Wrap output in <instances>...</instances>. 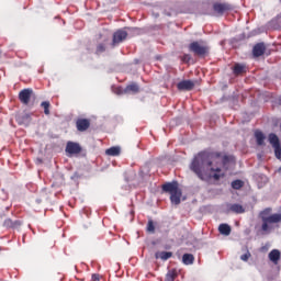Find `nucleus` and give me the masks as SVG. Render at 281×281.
Listing matches in <instances>:
<instances>
[{
	"label": "nucleus",
	"instance_id": "nucleus-1",
	"mask_svg": "<svg viewBox=\"0 0 281 281\" xmlns=\"http://www.w3.org/2000/svg\"><path fill=\"white\" fill-rule=\"evenodd\" d=\"M190 170H192L201 181H207V179L218 181L221 177H225V175L221 172L220 167L212 166V154L205 151L194 157L190 165Z\"/></svg>",
	"mask_w": 281,
	"mask_h": 281
},
{
	"label": "nucleus",
	"instance_id": "nucleus-2",
	"mask_svg": "<svg viewBox=\"0 0 281 281\" xmlns=\"http://www.w3.org/2000/svg\"><path fill=\"white\" fill-rule=\"evenodd\" d=\"M271 213V209H266L260 213V217L262 221L261 229L262 232H271L273 229V225L281 223V214L274 213L272 215H269Z\"/></svg>",
	"mask_w": 281,
	"mask_h": 281
},
{
	"label": "nucleus",
	"instance_id": "nucleus-3",
	"mask_svg": "<svg viewBox=\"0 0 281 281\" xmlns=\"http://www.w3.org/2000/svg\"><path fill=\"white\" fill-rule=\"evenodd\" d=\"M188 49L191 52V54H194V56H199L200 58H203L210 54V46H207V44L202 40L191 42Z\"/></svg>",
	"mask_w": 281,
	"mask_h": 281
},
{
	"label": "nucleus",
	"instance_id": "nucleus-4",
	"mask_svg": "<svg viewBox=\"0 0 281 281\" xmlns=\"http://www.w3.org/2000/svg\"><path fill=\"white\" fill-rule=\"evenodd\" d=\"M229 10H233V7L227 2L213 3L214 16H223V14H225V12H229Z\"/></svg>",
	"mask_w": 281,
	"mask_h": 281
},
{
	"label": "nucleus",
	"instance_id": "nucleus-5",
	"mask_svg": "<svg viewBox=\"0 0 281 281\" xmlns=\"http://www.w3.org/2000/svg\"><path fill=\"white\" fill-rule=\"evenodd\" d=\"M269 142L271 146L274 148V155L277 159L281 160V147H280V138H278V135L271 133L269 134Z\"/></svg>",
	"mask_w": 281,
	"mask_h": 281
},
{
	"label": "nucleus",
	"instance_id": "nucleus-6",
	"mask_svg": "<svg viewBox=\"0 0 281 281\" xmlns=\"http://www.w3.org/2000/svg\"><path fill=\"white\" fill-rule=\"evenodd\" d=\"M128 36V33L124 30H119L113 34L112 40V47H115L116 45H120V43H123V41H126V37Z\"/></svg>",
	"mask_w": 281,
	"mask_h": 281
},
{
	"label": "nucleus",
	"instance_id": "nucleus-7",
	"mask_svg": "<svg viewBox=\"0 0 281 281\" xmlns=\"http://www.w3.org/2000/svg\"><path fill=\"white\" fill-rule=\"evenodd\" d=\"M66 153H68V155H80V153H82V147H80V144L78 143L68 142L66 145Z\"/></svg>",
	"mask_w": 281,
	"mask_h": 281
},
{
	"label": "nucleus",
	"instance_id": "nucleus-8",
	"mask_svg": "<svg viewBox=\"0 0 281 281\" xmlns=\"http://www.w3.org/2000/svg\"><path fill=\"white\" fill-rule=\"evenodd\" d=\"M32 93H34V91L32 89H30V88L23 89L19 93V100L22 102V104H30V100L32 98Z\"/></svg>",
	"mask_w": 281,
	"mask_h": 281
},
{
	"label": "nucleus",
	"instance_id": "nucleus-9",
	"mask_svg": "<svg viewBox=\"0 0 281 281\" xmlns=\"http://www.w3.org/2000/svg\"><path fill=\"white\" fill-rule=\"evenodd\" d=\"M77 131L79 133H85L90 126H91V121L88 119H78L76 122Z\"/></svg>",
	"mask_w": 281,
	"mask_h": 281
},
{
	"label": "nucleus",
	"instance_id": "nucleus-10",
	"mask_svg": "<svg viewBox=\"0 0 281 281\" xmlns=\"http://www.w3.org/2000/svg\"><path fill=\"white\" fill-rule=\"evenodd\" d=\"M179 91H192L194 89V81L192 80H182L178 85Z\"/></svg>",
	"mask_w": 281,
	"mask_h": 281
},
{
	"label": "nucleus",
	"instance_id": "nucleus-11",
	"mask_svg": "<svg viewBox=\"0 0 281 281\" xmlns=\"http://www.w3.org/2000/svg\"><path fill=\"white\" fill-rule=\"evenodd\" d=\"M179 189V182L172 181L162 184V192H168L170 195Z\"/></svg>",
	"mask_w": 281,
	"mask_h": 281
},
{
	"label": "nucleus",
	"instance_id": "nucleus-12",
	"mask_svg": "<svg viewBox=\"0 0 281 281\" xmlns=\"http://www.w3.org/2000/svg\"><path fill=\"white\" fill-rule=\"evenodd\" d=\"M267 47L265 46V43H258L252 48V55L255 58H260L266 52Z\"/></svg>",
	"mask_w": 281,
	"mask_h": 281
},
{
	"label": "nucleus",
	"instance_id": "nucleus-13",
	"mask_svg": "<svg viewBox=\"0 0 281 281\" xmlns=\"http://www.w3.org/2000/svg\"><path fill=\"white\" fill-rule=\"evenodd\" d=\"M15 120L21 126H30V122H32V116L30 114H20L15 117Z\"/></svg>",
	"mask_w": 281,
	"mask_h": 281
},
{
	"label": "nucleus",
	"instance_id": "nucleus-14",
	"mask_svg": "<svg viewBox=\"0 0 281 281\" xmlns=\"http://www.w3.org/2000/svg\"><path fill=\"white\" fill-rule=\"evenodd\" d=\"M228 212H233V214H245L246 210L245 206L234 203V204H227Z\"/></svg>",
	"mask_w": 281,
	"mask_h": 281
},
{
	"label": "nucleus",
	"instance_id": "nucleus-15",
	"mask_svg": "<svg viewBox=\"0 0 281 281\" xmlns=\"http://www.w3.org/2000/svg\"><path fill=\"white\" fill-rule=\"evenodd\" d=\"M280 257H281V252L278 249H272L268 254V258H269L270 262H272L273 265H278V262H280Z\"/></svg>",
	"mask_w": 281,
	"mask_h": 281
},
{
	"label": "nucleus",
	"instance_id": "nucleus-16",
	"mask_svg": "<svg viewBox=\"0 0 281 281\" xmlns=\"http://www.w3.org/2000/svg\"><path fill=\"white\" fill-rule=\"evenodd\" d=\"M181 189L176 190L173 193L170 194L171 203H173L175 205H179V203H181Z\"/></svg>",
	"mask_w": 281,
	"mask_h": 281
},
{
	"label": "nucleus",
	"instance_id": "nucleus-17",
	"mask_svg": "<svg viewBox=\"0 0 281 281\" xmlns=\"http://www.w3.org/2000/svg\"><path fill=\"white\" fill-rule=\"evenodd\" d=\"M218 232L223 236H229V234H232V227L228 224H221L218 226Z\"/></svg>",
	"mask_w": 281,
	"mask_h": 281
},
{
	"label": "nucleus",
	"instance_id": "nucleus-18",
	"mask_svg": "<svg viewBox=\"0 0 281 281\" xmlns=\"http://www.w3.org/2000/svg\"><path fill=\"white\" fill-rule=\"evenodd\" d=\"M155 258L160 260H169V258H172V252L170 251H158L155 254Z\"/></svg>",
	"mask_w": 281,
	"mask_h": 281
},
{
	"label": "nucleus",
	"instance_id": "nucleus-19",
	"mask_svg": "<svg viewBox=\"0 0 281 281\" xmlns=\"http://www.w3.org/2000/svg\"><path fill=\"white\" fill-rule=\"evenodd\" d=\"M120 153H122V149L120 147H111L105 150V155L109 157H117L120 156Z\"/></svg>",
	"mask_w": 281,
	"mask_h": 281
},
{
	"label": "nucleus",
	"instance_id": "nucleus-20",
	"mask_svg": "<svg viewBox=\"0 0 281 281\" xmlns=\"http://www.w3.org/2000/svg\"><path fill=\"white\" fill-rule=\"evenodd\" d=\"M245 71H247V67L241 64H236L233 68L235 76H240V74H245Z\"/></svg>",
	"mask_w": 281,
	"mask_h": 281
},
{
	"label": "nucleus",
	"instance_id": "nucleus-21",
	"mask_svg": "<svg viewBox=\"0 0 281 281\" xmlns=\"http://www.w3.org/2000/svg\"><path fill=\"white\" fill-rule=\"evenodd\" d=\"M124 93H139V86L137 83H131L124 89Z\"/></svg>",
	"mask_w": 281,
	"mask_h": 281
},
{
	"label": "nucleus",
	"instance_id": "nucleus-22",
	"mask_svg": "<svg viewBox=\"0 0 281 281\" xmlns=\"http://www.w3.org/2000/svg\"><path fill=\"white\" fill-rule=\"evenodd\" d=\"M183 265H194V255L192 254H184L182 256Z\"/></svg>",
	"mask_w": 281,
	"mask_h": 281
},
{
	"label": "nucleus",
	"instance_id": "nucleus-23",
	"mask_svg": "<svg viewBox=\"0 0 281 281\" xmlns=\"http://www.w3.org/2000/svg\"><path fill=\"white\" fill-rule=\"evenodd\" d=\"M255 137L258 146H262L265 144V134L260 131L255 132Z\"/></svg>",
	"mask_w": 281,
	"mask_h": 281
},
{
	"label": "nucleus",
	"instance_id": "nucleus-24",
	"mask_svg": "<svg viewBox=\"0 0 281 281\" xmlns=\"http://www.w3.org/2000/svg\"><path fill=\"white\" fill-rule=\"evenodd\" d=\"M243 186H245V182H243L241 180H234L232 182L233 190H240V188H243Z\"/></svg>",
	"mask_w": 281,
	"mask_h": 281
},
{
	"label": "nucleus",
	"instance_id": "nucleus-25",
	"mask_svg": "<svg viewBox=\"0 0 281 281\" xmlns=\"http://www.w3.org/2000/svg\"><path fill=\"white\" fill-rule=\"evenodd\" d=\"M104 52H106V44L105 43L98 44L95 54H104Z\"/></svg>",
	"mask_w": 281,
	"mask_h": 281
},
{
	"label": "nucleus",
	"instance_id": "nucleus-26",
	"mask_svg": "<svg viewBox=\"0 0 281 281\" xmlns=\"http://www.w3.org/2000/svg\"><path fill=\"white\" fill-rule=\"evenodd\" d=\"M41 106H43L45 115H49V106H50L49 101L42 102Z\"/></svg>",
	"mask_w": 281,
	"mask_h": 281
},
{
	"label": "nucleus",
	"instance_id": "nucleus-27",
	"mask_svg": "<svg viewBox=\"0 0 281 281\" xmlns=\"http://www.w3.org/2000/svg\"><path fill=\"white\" fill-rule=\"evenodd\" d=\"M147 232H149V234H155V223L153 220H149L147 223Z\"/></svg>",
	"mask_w": 281,
	"mask_h": 281
},
{
	"label": "nucleus",
	"instance_id": "nucleus-28",
	"mask_svg": "<svg viewBox=\"0 0 281 281\" xmlns=\"http://www.w3.org/2000/svg\"><path fill=\"white\" fill-rule=\"evenodd\" d=\"M177 278V273L175 271H169L166 276L165 281H175Z\"/></svg>",
	"mask_w": 281,
	"mask_h": 281
},
{
	"label": "nucleus",
	"instance_id": "nucleus-29",
	"mask_svg": "<svg viewBox=\"0 0 281 281\" xmlns=\"http://www.w3.org/2000/svg\"><path fill=\"white\" fill-rule=\"evenodd\" d=\"M249 258H251V252L247 251L246 254L240 256V260H243L244 262H247V260H249Z\"/></svg>",
	"mask_w": 281,
	"mask_h": 281
},
{
	"label": "nucleus",
	"instance_id": "nucleus-30",
	"mask_svg": "<svg viewBox=\"0 0 281 281\" xmlns=\"http://www.w3.org/2000/svg\"><path fill=\"white\" fill-rule=\"evenodd\" d=\"M4 227H14V222L10 218L5 220L3 223Z\"/></svg>",
	"mask_w": 281,
	"mask_h": 281
},
{
	"label": "nucleus",
	"instance_id": "nucleus-31",
	"mask_svg": "<svg viewBox=\"0 0 281 281\" xmlns=\"http://www.w3.org/2000/svg\"><path fill=\"white\" fill-rule=\"evenodd\" d=\"M190 60H192V56L189 54L182 56V63H190Z\"/></svg>",
	"mask_w": 281,
	"mask_h": 281
},
{
	"label": "nucleus",
	"instance_id": "nucleus-32",
	"mask_svg": "<svg viewBox=\"0 0 281 281\" xmlns=\"http://www.w3.org/2000/svg\"><path fill=\"white\" fill-rule=\"evenodd\" d=\"M114 93H116V95H123V93H126V92H124V89L122 88H115Z\"/></svg>",
	"mask_w": 281,
	"mask_h": 281
},
{
	"label": "nucleus",
	"instance_id": "nucleus-33",
	"mask_svg": "<svg viewBox=\"0 0 281 281\" xmlns=\"http://www.w3.org/2000/svg\"><path fill=\"white\" fill-rule=\"evenodd\" d=\"M18 227H21V221H14V222H13L12 228H13V229H16Z\"/></svg>",
	"mask_w": 281,
	"mask_h": 281
},
{
	"label": "nucleus",
	"instance_id": "nucleus-34",
	"mask_svg": "<svg viewBox=\"0 0 281 281\" xmlns=\"http://www.w3.org/2000/svg\"><path fill=\"white\" fill-rule=\"evenodd\" d=\"M91 281H100V274H92Z\"/></svg>",
	"mask_w": 281,
	"mask_h": 281
},
{
	"label": "nucleus",
	"instance_id": "nucleus-35",
	"mask_svg": "<svg viewBox=\"0 0 281 281\" xmlns=\"http://www.w3.org/2000/svg\"><path fill=\"white\" fill-rule=\"evenodd\" d=\"M223 161H224V164H226L227 161H229V157L228 156H224Z\"/></svg>",
	"mask_w": 281,
	"mask_h": 281
},
{
	"label": "nucleus",
	"instance_id": "nucleus-36",
	"mask_svg": "<svg viewBox=\"0 0 281 281\" xmlns=\"http://www.w3.org/2000/svg\"><path fill=\"white\" fill-rule=\"evenodd\" d=\"M279 104L281 105V98L279 99Z\"/></svg>",
	"mask_w": 281,
	"mask_h": 281
}]
</instances>
